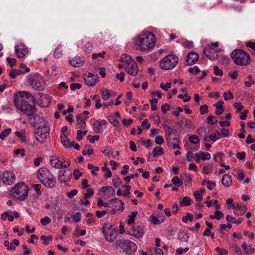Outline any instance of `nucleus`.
<instances>
[{
  "label": "nucleus",
  "mask_w": 255,
  "mask_h": 255,
  "mask_svg": "<svg viewBox=\"0 0 255 255\" xmlns=\"http://www.w3.org/2000/svg\"><path fill=\"white\" fill-rule=\"evenodd\" d=\"M223 104L224 102L222 100H220L213 105V106L216 108V114L217 115H220L223 113L224 111V109L223 106Z\"/></svg>",
  "instance_id": "24"
},
{
  "label": "nucleus",
  "mask_w": 255,
  "mask_h": 255,
  "mask_svg": "<svg viewBox=\"0 0 255 255\" xmlns=\"http://www.w3.org/2000/svg\"><path fill=\"white\" fill-rule=\"evenodd\" d=\"M15 51L18 57L23 58L25 56V54L28 52L27 47L22 44L17 45L15 46Z\"/></svg>",
  "instance_id": "17"
},
{
  "label": "nucleus",
  "mask_w": 255,
  "mask_h": 255,
  "mask_svg": "<svg viewBox=\"0 0 255 255\" xmlns=\"http://www.w3.org/2000/svg\"><path fill=\"white\" fill-rule=\"evenodd\" d=\"M223 97L226 101L231 100L234 98L233 93L229 91L228 93L225 92L223 94Z\"/></svg>",
  "instance_id": "59"
},
{
  "label": "nucleus",
  "mask_w": 255,
  "mask_h": 255,
  "mask_svg": "<svg viewBox=\"0 0 255 255\" xmlns=\"http://www.w3.org/2000/svg\"><path fill=\"white\" fill-rule=\"evenodd\" d=\"M37 178L39 181L47 188L55 186L56 179L49 170L45 167L39 169L37 172Z\"/></svg>",
  "instance_id": "2"
},
{
  "label": "nucleus",
  "mask_w": 255,
  "mask_h": 255,
  "mask_svg": "<svg viewBox=\"0 0 255 255\" xmlns=\"http://www.w3.org/2000/svg\"><path fill=\"white\" fill-rule=\"evenodd\" d=\"M222 183L226 187H229L231 185L232 180L231 176L229 174H225L223 176L221 180Z\"/></svg>",
  "instance_id": "25"
},
{
  "label": "nucleus",
  "mask_w": 255,
  "mask_h": 255,
  "mask_svg": "<svg viewBox=\"0 0 255 255\" xmlns=\"http://www.w3.org/2000/svg\"><path fill=\"white\" fill-rule=\"evenodd\" d=\"M97 205L99 207H102V206H104L106 207H110L111 206L109 203H105L102 199L99 198L98 200Z\"/></svg>",
  "instance_id": "56"
},
{
  "label": "nucleus",
  "mask_w": 255,
  "mask_h": 255,
  "mask_svg": "<svg viewBox=\"0 0 255 255\" xmlns=\"http://www.w3.org/2000/svg\"><path fill=\"white\" fill-rule=\"evenodd\" d=\"M215 74L217 76H222L223 75L222 70H220L217 66H214L213 67Z\"/></svg>",
  "instance_id": "61"
},
{
  "label": "nucleus",
  "mask_w": 255,
  "mask_h": 255,
  "mask_svg": "<svg viewBox=\"0 0 255 255\" xmlns=\"http://www.w3.org/2000/svg\"><path fill=\"white\" fill-rule=\"evenodd\" d=\"M204 54L210 60H213L218 57L217 53L213 50L211 46H206L203 50Z\"/></svg>",
  "instance_id": "16"
},
{
  "label": "nucleus",
  "mask_w": 255,
  "mask_h": 255,
  "mask_svg": "<svg viewBox=\"0 0 255 255\" xmlns=\"http://www.w3.org/2000/svg\"><path fill=\"white\" fill-rule=\"evenodd\" d=\"M231 57L234 62L241 66H246L250 62V56L245 51L236 49L231 54Z\"/></svg>",
  "instance_id": "6"
},
{
  "label": "nucleus",
  "mask_w": 255,
  "mask_h": 255,
  "mask_svg": "<svg viewBox=\"0 0 255 255\" xmlns=\"http://www.w3.org/2000/svg\"><path fill=\"white\" fill-rule=\"evenodd\" d=\"M87 192L84 194V197L85 199H87L92 196L94 193V190L92 188H88L87 190Z\"/></svg>",
  "instance_id": "55"
},
{
  "label": "nucleus",
  "mask_w": 255,
  "mask_h": 255,
  "mask_svg": "<svg viewBox=\"0 0 255 255\" xmlns=\"http://www.w3.org/2000/svg\"><path fill=\"white\" fill-rule=\"evenodd\" d=\"M76 126H77L78 128H85L86 126V121L85 119L82 117L81 114L78 115L76 116Z\"/></svg>",
  "instance_id": "23"
},
{
  "label": "nucleus",
  "mask_w": 255,
  "mask_h": 255,
  "mask_svg": "<svg viewBox=\"0 0 255 255\" xmlns=\"http://www.w3.org/2000/svg\"><path fill=\"white\" fill-rule=\"evenodd\" d=\"M116 246L128 255H132L137 250L136 245L128 240L119 239L116 241Z\"/></svg>",
  "instance_id": "5"
},
{
  "label": "nucleus",
  "mask_w": 255,
  "mask_h": 255,
  "mask_svg": "<svg viewBox=\"0 0 255 255\" xmlns=\"http://www.w3.org/2000/svg\"><path fill=\"white\" fill-rule=\"evenodd\" d=\"M71 218L73 222L77 223L81 221V214L79 212H77L74 214L71 215Z\"/></svg>",
  "instance_id": "46"
},
{
  "label": "nucleus",
  "mask_w": 255,
  "mask_h": 255,
  "mask_svg": "<svg viewBox=\"0 0 255 255\" xmlns=\"http://www.w3.org/2000/svg\"><path fill=\"white\" fill-rule=\"evenodd\" d=\"M156 42L155 35L151 32L146 31L135 37L134 44L136 50L147 52L153 49Z\"/></svg>",
  "instance_id": "1"
},
{
  "label": "nucleus",
  "mask_w": 255,
  "mask_h": 255,
  "mask_svg": "<svg viewBox=\"0 0 255 255\" xmlns=\"http://www.w3.org/2000/svg\"><path fill=\"white\" fill-rule=\"evenodd\" d=\"M171 181L173 184L178 187L181 186L183 183L182 181L178 176H174Z\"/></svg>",
  "instance_id": "41"
},
{
  "label": "nucleus",
  "mask_w": 255,
  "mask_h": 255,
  "mask_svg": "<svg viewBox=\"0 0 255 255\" xmlns=\"http://www.w3.org/2000/svg\"><path fill=\"white\" fill-rule=\"evenodd\" d=\"M129 235L136 238H140L143 235V228L140 226H137L129 232Z\"/></svg>",
  "instance_id": "19"
},
{
  "label": "nucleus",
  "mask_w": 255,
  "mask_h": 255,
  "mask_svg": "<svg viewBox=\"0 0 255 255\" xmlns=\"http://www.w3.org/2000/svg\"><path fill=\"white\" fill-rule=\"evenodd\" d=\"M165 131L166 140L169 146L173 147L174 149L180 148L179 135L177 130L167 125L163 126Z\"/></svg>",
  "instance_id": "4"
},
{
  "label": "nucleus",
  "mask_w": 255,
  "mask_h": 255,
  "mask_svg": "<svg viewBox=\"0 0 255 255\" xmlns=\"http://www.w3.org/2000/svg\"><path fill=\"white\" fill-rule=\"evenodd\" d=\"M234 107L237 109V112H240L244 109L243 105L241 103L235 102L234 104Z\"/></svg>",
  "instance_id": "60"
},
{
  "label": "nucleus",
  "mask_w": 255,
  "mask_h": 255,
  "mask_svg": "<svg viewBox=\"0 0 255 255\" xmlns=\"http://www.w3.org/2000/svg\"><path fill=\"white\" fill-rule=\"evenodd\" d=\"M189 238V234L185 232H179L178 234V239L181 242H187Z\"/></svg>",
  "instance_id": "27"
},
{
  "label": "nucleus",
  "mask_w": 255,
  "mask_h": 255,
  "mask_svg": "<svg viewBox=\"0 0 255 255\" xmlns=\"http://www.w3.org/2000/svg\"><path fill=\"white\" fill-rule=\"evenodd\" d=\"M193 219V215L189 213H186V216L183 217L182 218V221L186 223L187 222L188 220H189L190 222H192Z\"/></svg>",
  "instance_id": "40"
},
{
  "label": "nucleus",
  "mask_w": 255,
  "mask_h": 255,
  "mask_svg": "<svg viewBox=\"0 0 255 255\" xmlns=\"http://www.w3.org/2000/svg\"><path fill=\"white\" fill-rule=\"evenodd\" d=\"M188 71L190 73L196 74L197 73L200 72V70L198 66H195L194 67V68H192V67L190 68L189 69Z\"/></svg>",
  "instance_id": "62"
},
{
  "label": "nucleus",
  "mask_w": 255,
  "mask_h": 255,
  "mask_svg": "<svg viewBox=\"0 0 255 255\" xmlns=\"http://www.w3.org/2000/svg\"><path fill=\"white\" fill-rule=\"evenodd\" d=\"M164 216H162L161 217V220H160L159 218H157V217H155V216H152L151 217V222L153 224H160L161 223L163 222L164 221Z\"/></svg>",
  "instance_id": "44"
},
{
  "label": "nucleus",
  "mask_w": 255,
  "mask_h": 255,
  "mask_svg": "<svg viewBox=\"0 0 255 255\" xmlns=\"http://www.w3.org/2000/svg\"><path fill=\"white\" fill-rule=\"evenodd\" d=\"M14 104L17 109H19L24 115L30 118L36 112L35 106H31L28 104V101L25 99H22L19 95H14Z\"/></svg>",
  "instance_id": "3"
},
{
  "label": "nucleus",
  "mask_w": 255,
  "mask_h": 255,
  "mask_svg": "<svg viewBox=\"0 0 255 255\" xmlns=\"http://www.w3.org/2000/svg\"><path fill=\"white\" fill-rule=\"evenodd\" d=\"M160 87L163 90L167 91L171 88V84L169 82H167L165 83V84H164L163 83H161L160 84Z\"/></svg>",
  "instance_id": "57"
},
{
  "label": "nucleus",
  "mask_w": 255,
  "mask_h": 255,
  "mask_svg": "<svg viewBox=\"0 0 255 255\" xmlns=\"http://www.w3.org/2000/svg\"><path fill=\"white\" fill-rule=\"evenodd\" d=\"M178 62V57L175 54H169L163 57L160 61V67L165 70L174 68Z\"/></svg>",
  "instance_id": "8"
},
{
  "label": "nucleus",
  "mask_w": 255,
  "mask_h": 255,
  "mask_svg": "<svg viewBox=\"0 0 255 255\" xmlns=\"http://www.w3.org/2000/svg\"><path fill=\"white\" fill-rule=\"evenodd\" d=\"M178 123L180 127L184 126L185 128H191L192 126V123L190 120L183 118H179Z\"/></svg>",
  "instance_id": "22"
},
{
  "label": "nucleus",
  "mask_w": 255,
  "mask_h": 255,
  "mask_svg": "<svg viewBox=\"0 0 255 255\" xmlns=\"http://www.w3.org/2000/svg\"><path fill=\"white\" fill-rule=\"evenodd\" d=\"M247 210V207L243 205V207L240 210L238 211H235L234 214L236 215H243Z\"/></svg>",
  "instance_id": "47"
},
{
  "label": "nucleus",
  "mask_w": 255,
  "mask_h": 255,
  "mask_svg": "<svg viewBox=\"0 0 255 255\" xmlns=\"http://www.w3.org/2000/svg\"><path fill=\"white\" fill-rule=\"evenodd\" d=\"M6 60L11 67H13L16 64V60L15 58L7 57Z\"/></svg>",
  "instance_id": "63"
},
{
  "label": "nucleus",
  "mask_w": 255,
  "mask_h": 255,
  "mask_svg": "<svg viewBox=\"0 0 255 255\" xmlns=\"http://www.w3.org/2000/svg\"><path fill=\"white\" fill-rule=\"evenodd\" d=\"M110 207H114L111 210L112 214H115L117 211L122 212L124 209V203L118 198H114L110 200L109 202Z\"/></svg>",
  "instance_id": "12"
},
{
  "label": "nucleus",
  "mask_w": 255,
  "mask_h": 255,
  "mask_svg": "<svg viewBox=\"0 0 255 255\" xmlns=\"http://www.w3.org/2000/svg\"><path fill=\"white\" fill-rule=\"evenodd\" d=\"M113 184L115 187L117 188L119 187L122 184V182L119 177H117L113 179Z\"/></svg>",
  "instance_id": "49"
},
{
  "label": "nucleus",
  "mask_w": 255,
  "mask_h": 255,
  "mask_svg": "<svg viewBox=\"0 0 255 255\" xmlns=\"http://www.w3.org/2000/svg\"><path fill=\"white\" fill-rule=\"evenodd\" d=\"M28 81L29 85L34 89L38 91H43L45 87V81L39 75L34 74L29 75Z\"/></svg>",
  "instance_id": "9"
},
{
  "label": "nucleus",
  "mask_w": 255,
  "mask_h": 255,
  "mask_svg": "<svg viewBox=\"0 0 255 255\" xmlns=\"http://www.w3.org/2000/svg\"><path fill=\"white\" fill-rule=\"evenodd\" d=\"M189 140L190 142L194 144H197L199 142L200 140L197 136L195 135H191L189 138Z\"/></svg>",
  "instance_id": "53"
},
{
  "label": "nucleus",
  "mask_w": 255,
  "mask_h": 255,
  "mask_svg": "<svg viewBox=\"0 0 255 255\" xmlns=\"http://www.w3.org/2000/svg\"><path fill=\"white\" fill-rule=\"evenodd\" d=\"M15 135L18 137L22 141H24L26 140V137L25 135V133L23 131H16L15 132Z\"/></svg>",
  "instance_id": "54"
},
{
  "label": "nucleus",
  "mask_w": 255,
  "mask_h": 255,
  "mask_svg": "<svg viewBox=\"0 0 255 255\" xmlns=\"http://www.w3.org/2000/svg\"><path fill=\"white\" fill-rule=\"evenodd\" d=\"M93 149L91 146L90 145H86L85 146V149L83 150L82 153L84 155H92L93 153Z\"/></svg>",
  "instance_id": "33"
},
{
  "label": "nucleus",
  "mask_w": 255,
  "mask_h": 255,
  "mask_svg": "<svg viewBox=\"0 0 255 255\" xmlns=\"http://www.w3.org/2000/svg\"><path fill=\"white\" fill-rule=\"evenodd\" d=\"M155 142L158 145H161L164 142V139L162 136L158 135L155 137Z\"/></svg>",
  "instance_id": "64"
},
{
  "label": "nucleus",
  "mask_w": 255,
  "mask_h": 255,
  "mask_svg": "<svg viewBox=\"0 0 255 255\" xmlns=\"http://www.w3.org/2000/svg\"><path fill=\"white\" fill-rule=\"evenodd\" d=\"M84 81L86 84L90 86H93L97 83L95 77H85Z\"/></svg>",
  "instance_id": "29"
},
{
  "label": "nucleus",
  "mask_w": 255,
  "mask_h": 255,
  "mask_svg": "<svg viewBox=\"0 0 255 255\" xmlns=\"http://www.w3.org/2000/svg\"><path fill=\"white\" fill-rule=\"evenodd\" d=\"M2 183L5 185L12 184L15 180V174L11 171H5L2 173Z\"/></svg>",
  "instance_id": "13"
},
{
  "label": "nucleus",
  "mask_w": 255,
  "mask_h": 255,
  "mask_svg": "<svg viewBox=\"0 0 255 255\" xmlns=\"http://www.w3.org/2000/svg\"><path fill=\"white\" fill-rule=\"evenodd\" d=\"M51 222V219L48 216H45L40 219V223L43 226H46Z\"/></svg>",
  "instance_id": "52"
},
{
  "label": "nucleus",
  "mask_w": 255,
  "mask_h": 255,
  "mask_svg": "<svg viewBox=\"0 0 255 255\" xmlns=\"http://www.w3.org/2000/svg\"><path fill=\"white\" fill-rule=\"evenodd\" d=\"M207 122L209 124L214 125L217 123L218 121L214 116L211 115L207 118Z\"/></svg>",
  "instance_id": "51"
},
{
  "label": "nucleus",
  "mask_w": 255,
  "mask_h": 255,
  "mask_svg": "<svg viewBox=\"0 0 255 255\" xmlns=\"http://www.w3.org/2000/svg\"><path fill=\"white\" fill-rule=\"evenodd\" d=\"M37 131L35 132L36 139L40 143L45 142V140L49 135V127L48 125L38 126Z\"/></svg>",
  "instance_id": "10"
},
{
  "label": "nucleus",
  "mask_w": 255,
  "mask_h": 255,
  "mask_svg": "<svg viewBox=\"0 0 255 255\" xmlns=\"http://www.w3.org/2000/svg\"><path fill=\"white\" fill-rule=\"evenodd\" d=\"M208 107L207 105H202L200 107V112L201 115H203L208 112Z\"/></svg>",
  "instance_id": "58"
},
{
  "label": "nucleus",
  "mask_w": 255,
  "mask_h": 255,
  "mask_svg": "<svg viewBox=\"0 0 255 255\" xmlns=\"http://www.w3.org/2000/svg\"><path fill=\"white\" fill-rule=\"evenodd\" d=\"M102 98L104 100H108L110 98V93L107 89H102L101 90Z\"/></svg>",
  "instance_id": "39"
},
{
  "label": "nucleus",
  "mask_w": 255,
  "mask_h": 255,
  "mask_svg": "<svg viewBox=\"0 0 255 255\" xmlns=\"http://www.w3.org/2000/svg\"><path fill=\"white\" fill-rule=\"evenodd\" d=\"M198 155L200 156L202 160H209L211 158V155L209 153L200 151L198 153Z\"/></svg>",
  "instance_id": "36"
},
{
  "label": "nucleus",
  "mask_w": 255,
  "mask_h": 255,
  "mask_svg": "<svg viewBox=\"0 0 255 255\" xmlns=\"http://www.w3.org/2000/svg\"><path fill=\"white\" fill-rule=\"evenodd\" d=\"M192 200L189 197L186 196L184 197L180 202V205L181 206H188L191 204Z\"/></svg>",
  "instance_id": "31"
},
{
  "label": "nucleus",
  "mask_w": 255,
  "mask_h": 255,
  "mask_svg": "<svg viewBox=\"0 0 255 255\" xmlns=\"http://www.w3.org/2000/svg\"><path fill=\"white\" fill-rule=\"evenodd\" d=\"M117 233L116 232H113V231L111 233L110 235L108 237V235L106 237V239L109 242L114 241L117 238Z\"/></svg>",
  "instance_id": "50"
},
{
  "label": "nucleus",
  "mask_w": 255,
  "mask_h": 255,
  "mask_svg": "<svg viewBox=\"0 0 255 255\" xmlns=\"http://www.w3.org/2000/svg\"><path fill=\"white\" fill-rule=\"evenodd\" d=\"M15 95H19L23 99H28L33 102V104L35 103V98L30 93L25 91H20L17 93Z\"/></svg>",
  "instance_id": "20"
},
{
  "label": "nucleus",
  "mask_w": 255,
  "mask_h": 255,
  "mask_svg": "<svg viewBox=\"0 0 255 255\" xmlns=\"http://www.w3.org/2000/svg\"><path fill=\"white\" fill-rule=\"evenodd\" d=\"M11 132L10 128H7L1 131L0 133V138L3 140Z\"/></svg>",
  "instance_id": "42"
},
{
  "label": "nucleus",
  "mask_w": 255,
  "mask_h": 255,
  "mask_svg": "<svg viewBox=\"0 0 255 255\" xmlns=\"http://www.w3.org/2000/svg\"><path fill=\"white\" fill-rule=\"evenodd\" d=\"M138 212L137 211H132L130 213V215L128 216V219L127 221V223L130 225L133 223L135 220V218L137 216Z\"/></svg>",
  "instance_id": "34"
},
{
  "label": "nucleus",
  "mask_w": 255,
  "mask_h": 255,
  "mask_svg": "<svg viewBox=\"0 0 255 255\" xmlns=\"http://www.w3.org/2000/svg\"><path fill=\"white\" fill-rule=\"evenodd\" d=\"M108 189H111L112 194L114 195L115 194V189L112 186H109L102 187L100 190V192L101 193H105L108 191Z\"/></svg>",
  "instance_id": "45"
},
{
  "label": "nucleus",
  "mask_w": 255,
  "mask_h": 255,
  "mask_svg": "<svg viewBox=\"0 0 255 255\" xmlns=\"http://www.w3.org/2000/svg\"><path fill=\"white\" fill-rule=\"evenodd\" d=\"M61 141L63 146L66 148H71V142L65 134L61 135Z\"/></svg>",
  "instance_id": "26"
},
{
  "label": "nucleus",
  "mask_w": 255,
  "mask_h": 255,
  "mask_svg": "<svg viewBox=\"0 0 255 255\" xmlns=\"http://www.w3.org/2000/svg\"><path fill=\"white\" fill-rule=\"evenodd\" d=\"M132 61L134 60L132 59L130 56L126 54H123L121 57V62L124 63L125 65H127L128 64H130L131 63Z\"/></svg>",
  "instance_id": "28"
},
{
  "label": "nucleus",
  "mask_w": 255,
  "mask_h": 255,
  "mask_svg": "<svg viewBox=\"0 0 255 255\" xmlns=\"http://www.w3.org/2000/svg\"><path fill=\"white\" fill-rule=\"evenodd\" d=\"M163 153V149L159 146L155 147L153 150V155L154 157L157 155H162Z\"/></svg>",
  "instance_id": "38"
},
{
  "label": "nucleus",
  "mask_w": 255,
  "mask_h": 255,
  "mask_svg": "<svg viewBox=\"0 0 255 255\" xmlns=\"http://www.w3.org/2000/svg\"><path fill=\"white\" fill-rule=\"evenodd\" d=\"M242 246L246 254H253L255 252L254 248H253L251 247H248L245 242L242 244Z\"/></svg>",
  "instance_id": "32"
},
{
  "label": "nucleus",
  "mask_w": 255,
  "mask_h": 255,
  "mask_svg": "<svg viewBox=\"0 0 255 255\" xmlns=\"http://www.w3.org/2000/svg\"><path fill=\"white\" fill-rule=\"evenodd\" d=\"M199 58V55L197 53L191 52L188 53L187 56L186 61L188 65H191L195 63Z\"/></svg>",
  "instance_id": "18"
},
{
  "label": "nucleus",
  "mask_w": 255,
  "mask_h": 255,
  "mask_svg": "<svg viewBox=\"0 0 255 255\" xmlns=\"http://www.w3.org/2000/svg\"><path fill=\"white\" fill-rule=\"evenodd\" d=\"M67 171L64 170L62 174H59L58 176V180L60 182L65 183L70 179L69 175H66Z\"/></svg>",
  "instance_id": "30"
},
{
  "label": "nucleus",
  "mask_w": 255,
  "mask_h": 255,
  "mask_svg": "<svg viewBox=\"0 0 255 255\" xmlns=\"http://www.w3.org/2000/svg\"><path fill=\"white\" fill-rule=\"evenodd\" d=\"M62 54V50L61 49V46H58L55 50L54 55L56 58H59L61 57Z\"/></svg>",
  "instance_id": "48"
},
{
  "label": "nucleus",
  "mask_w": 255,
  "mask_h": 255,
  "mask_svg": "<svg viewBox=\"0 0 255 255\" xmlns=\"http://www.w3.org/2000/svg\"><path fill=\"white\" fill-rule=\"evenodd\" d=\"M29 122L31 124V125L35 127L37 126H44V125H48V123L45 120L43 117H41L36 114L35 112L30 118H28Z\"/></svg>",
  "instance_id": "11"
},
{
  "label": "nucleus",
  "mask_w": 255,
  "mask_h": 255,
  "mask_svg": "<svg viewBox=\"0 0 255 255\" xmlns=\"http://www.w3.org/2000/svg\"><path fill=\"white\" fill-rule=\"evenodd\" d=\"M209 137L211 141L215 142L221 137V133L219 131L216 130L214 134H211Z\"/></svg>",
  "instance_id": "35"
},
{
  "label": "nucleus",
  "mask_w": 255,
  "mask_h": 255,
  "mask_svg": "<svg viewBox=\"0 0 255 255\" xmlns=\"http://www.w3.org/2000/svg\"><path fill=\"white\" fill-rule=\"evenodd\" d=\"M50 163L53 167L56 168H62V162L60 160L58 156L55 155L52 156Z\"/></svg>",
  "instance_id": "21"
},
{
  "label": "nucleus",
  "mask_w": 255,
  "mask_h": 255,
  "mask_svg": "<svg viewBox=\"0 0 255 255\" xmlns=\"http://www.w3.org/2000/svg\"><path fill=\"white\" fill-rule=\"evenodd\" d=\"M28 192V186L23 183L16 184L10 191L11 195L20 201H23L27 198Z\"/></svg>",
  "instance_id": "7"
},
{
  "label": "nucleus",
  "mask_w": 255,
  "mask_h": 255,
  "mask_svg": "<svg viewBox=\"0 0 255 255\" xmlns=\"http://www.w3.org/2000/svg\"><path fill=\"white\" fill-rule=\"evenodd\" d=\"M40 239L43 242L45 245H47L48 242L52 240V237L51 235L48 236L42 235L40 237Z\"/></svg>",
  "instance_id": "43"
},
{
  "label": "nucleus",
  "mask_w": 255,
  "mask_h": 255,
  "mask_svg": "<svg viewBox=\"0 0 255 255\" xmlns=\"http://www.w3.org/2000/svg\"><path fill=\"white\" fill-rule=\"evenodd\" d=\"M125 71L131 76H135L138 71L137 65L134 61H132L131 63L125 65Z\"/></svg>",
  "instance_id": "14"
},
{
  "label": "nucleus",
  "mask_w": 255,
  "mask_h": 255,
  "mask_svg": "<svg viewBox=\"0 0 255 255\" xmlns=\"http://www.w3.org/2000/svg\"><path fill=\"white\" fill-rule=\"evenodd\" d=\"M93 128L96 133H99L101 131L102 129V128L100 124H99V120H97L94 123Z\"/></svg>",
  "instance_id": "37"
},
{
  "label": "nucleus",
  "mask_w": 255,
  "mask_h": 255,
  "mask_svg": "<svg viewBox=\"0 0 255 255\" xmlns=\"http://www.w3.org/2000/svg\"><path fill=\"white\" fill-rule=\"evenodd\" d=\"M69 64L75 67H80L85 63L84 58L83 57L76 56L72 59H69Z\"/></svg>",
  "instance_id": "15"
}]
</instances>
